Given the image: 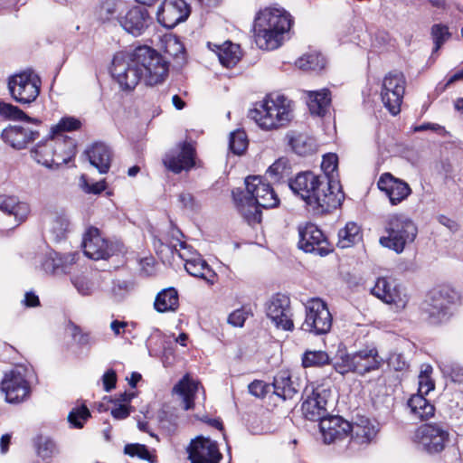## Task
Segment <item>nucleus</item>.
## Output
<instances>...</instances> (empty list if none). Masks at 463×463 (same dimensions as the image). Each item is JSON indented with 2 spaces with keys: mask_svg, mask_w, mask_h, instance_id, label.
Wrapping results in <instances>:
<instances>
[{
  "mask_svg": "<svg viewBox=\"0 0 463 463\" xmlns=\"http://www.w3.org/2000/svg\"><path fill=\"white\" fill-rule=\"evenodd\" d=\"M110 73L122 90L129 91L142 80L149 86L164 81L168 73V62L155 49L139 45L116 52Z\"/></svg>",
  "mask_w": 463,
  "mask_h": 463,
  "instance_id": "1",
  "label": "nucleus"
},
{
  "mask_svg": "<svg viewBox=\"0 0 463 463\" xmlns=\"http://www.w3.org/2000/svg\"><path fill=\"white\" fill-rule=\"evenodd\" d=\"M288 185L317 215L335 210L345 199L338 181L332 180L326 175H316L311 171L298 173L289 181Z\"/></svg>",
  "mask_w": 463,
  "mask_h": 463,
  "instance_id": "2",
  "label": "nucleus"
},
{
  "mask_svg": "<svg viewBox=\"0 0 463 463\" xmlns=\"http://www.w3.org/2000/svg\"><path fill=\"white\" fill-rule=\"evenodd\" d=\"M291 15L284 9L267 8L254 20V38L260 49L275 50L282 44L283 35L291 27Z\"/></svg>",
  "mask_w": 463,
  "mask_h": 463,
  "instance_id": "3",
  "label": "nucleus"
},
{
  "mask_svg": "<svg viewBox=\"0 0 463 463\" xmlns=\"http://www.w3.org/2000/svg\"><path fill=\"white\" fill-rule=\"evenodd\" d=\"M290 101L283 95L272 94L249 111V118L262 129L269 130L285 126L291 119Z\"/></svg>",
  "mask_w": 463,
  "mask_h": 463,
  "instance_id": "4",
  "label": "nucleus"
},
{
  "mask_svg": "<svg viewBox=\"0 0 463 463\" xmlns=\"http://www.w3.org/2000/svg\"><path fill=\"white\" fill-rule=\"evenodd\" d=\"M385 360L379 354L374 345H367L363 348L350 353L341 354L333 366L342 375L354 373L360 376L379 370Z\"/></svg>",
  "mask_w": 463,
  "mask_h": 463,
  "instance_id": "5",
  "label": "nucleus"
},
{
  "mask_svg": "<svg viewBox=\"0 0 463 463\" xmlns=\"http://www.w3.org/2000/svg\"><path fill=\"white\" fill-rule=\"evenodd\" d=\"M385 231L387 236L380 238L382 246L402 253L405 246L414 241L418 229L415 223L404 214H391L387 217Z\"/></svg>",
  "mask_w": 463,
  "mask_h": 463,
  "instance_id": "6",
  "label": "nucleus"
},
{
  "mask_svg": "<svg viewBox=\"0 0 463 463\" xmlns=\"http://www.w3.org/2000/svg\"><path fill=\"white\" fill-rule=\"evenodd\" d=\"M457 299V292L449 288L430 292L421 305V318L430 326L447 323L452 317L451 307Z\"/></svg>",
  "mask_w": 463,
  "mask_h": 463,
  "instance_id": "7",
  "label": "nucleus"
},
{
  "mask_svg": "<svg viewBox=\"0 0 463 463\" xmlns=\"http://www.w3.org/2000/svg\"><path fill=\"white\" fill-rule=\"evenodd\" d=\"M41 79L33 71H24L8 78V90L16 102L29 105L40 94Z\"/></svg>",
  "mask_w": 463,
  "mask_h": 463,
  "instance_id": "8",
  "label": "nucleus"
},
{
  "mask_svg": "<svg viewBox=\"0 0 463 463\" xmlns=\"http://www.w3.org/2000/svg\"><path fill=\"white\" fill-rule=\"evenodd\" d=\"M61 145L58 137H50V133L46 138H43L36 144L31 150V156L38 163L47 168L55 169L62 164H67L71 156L75 155V145L71 139L68 141L69 148L71 149V156L64 157L57 153V146Z\"/></svg>",
  "mask_w": 463,
  "mask_h": 463,
  "instance_id": "9",
  "label": "nucleus"
},
{
  "mask_svg": "<svg viewBox=\"0 0 463 463\" xmlns=\"http://www.w3.org/2000/svg\"><path fill=\"white\" fill-rule=\"evenodd\" d=\"M415 439L420 448L429 454L441 452L449 440L447 426L440 423L423 424L418 428Z\"/></svg>",
  "mask_w": 463,
  "mask_h": 463,
  "instance_id": "10",
  "label": "nucleus"
},
{
  "mask_svg": "<svg viewBox=\"0 0 463 463\" xmlns=\"http://www.w3.org/2000/svg\"><path fill=\"white\" fill-rule=\"evenodd\" d=\"M405 83L404 75L400 71L388 73L383 80L381 99L384 107L393 116L398 115L401 111Z\"/></svg>",
  "mask_w": 463,
  "mask_h": 463,
  "instance_id": "11",
  "label": "nucleus"
},
{
  "mask_svg": "<svg viewBox=\"0 0 463 463\" xmlns=\"http://www.w3.org/2000/svg\"><path fill=\"white\" fill-rule=\"evenodd\" d=\"M332 326V316L325 302L316 298L306 306V319L301 328L316 335L327 333Z\"/></svg>",
  "mask_w": 463,
  "mask_h": 463,
  "instance_id": "12",
  "label": "nucleus"
},
{
  "mask_svg": "<svg viewBox=\"0 0 463 463\" xmlns=\"http://www.w3.org/2000/svg\"><path fill=\"white\" fill-rule=\"evenodd\" d=\"M298 233V248L305 252L324 257L333 251V247L323 232L314 223L308 222L305 226L299 227Z\"/></svg>",
  "mask_w": 463,
  "mask_h": 463,
  "instance_id": "13",
  "label": "nucleus"
},
{
  "mask_svg": "<svg viewBox=\"0 0 463 463\" xmlns=\"http://www.w3.org/2000/svg\"><path fill=\"white\" fill-rule=\"evenodd\" d=\"M245 198L259 204L261 208H272L279 204V200L269 183H264L258 175L245 178Z\"/></svg>",
  "mask_w": 463,
  "mask_h": 463,
  "instance_id": "14",
  "label": "nucleus"
},
{
  "mask_svg": "<svg viewBox=\"0 0 463 463\" xmlns=\"http://www.w3.org/2000/svg\"><path fill=\"white\" fill-rule=\"evenodd\" d=\"M266 315L277 328L291 331L294 323L291 319L290 299L280 293L273 295L265 305Z\"/></svg>",
  "mask_w": 463,
  "mask_h": 463,
  "instance_id": "15",
  "label": "nucleus"
},
{
  "mask_svg": "<svg viewBox=\"0 0 463 463\" xmlns=\"http://www.w3.org/2000/svg\"><path fill=\"white\" fill-rule=\"evenodd\" d=\"M34 127L9 126L2 131L3 141L14 149L21 150L40 137L41 123H33Z\"/></svg>",
  "mask_w": 463,
  "mask_h": 463,
  "instance_id": "16",
  "label": "nucleus"
},
{
  "mask_svg": "<svg viewBox=\"0 0 463 463\" xmlns=\"http://www.w3.org/2000/svg\"><path fill=\"white\" fill-rule=\"evenodd\" d=\"M137 3L141 5L129 9L126 15L120 19V24L124 30L136 37L143 34L153 24V17L146 5V2Z\"/></svg>",
  "mask_w": 463,
  "mask_h": 463,
  "instance_id": "17",
  "label": "nucleus"
},
{
  "mask_svg": "<svg viewBox=\"0 0 463 463\" xmlns=\"http://www.w3.org/2000/svg\"><path fill=\"white\" fill-rule=\"evenodd\" d=\"M195 148L188 142L179 144L175 149L169 151L163 159L165 167L175 174L188 171L194 167L195 161Z\"/></svg>",
  "mask_w": 463,
  "mask_h": 463,
  "instance_id": "18",
  "label": "nucleus"
},
{
  "mask_svg": "<svg viewBox=\"0 0 463 463\" xmlns=\"http://www.w3.org/2000/svg\"><path fill=\"white\" fill-rule=\"evenodd\" d=\"M187 450L191 463H219L222 458L216 442L209 438H195Z\"/></svg>",
  "mask_w": 463,
  "mask_h": 463,
  "instance_id": "19",
  "label": "nucleus"
},
{
  "mask_svg": "<svg viewBox=\"0 0 463 463\" xmlns=\"http://www.w3.org/2000/svg\"><path fill=\"white\" fill-rule=\"evenodd\" d=\"M1 390L5 393L7 402L18 403L28 396L30 387L21 372L12 370L5 374L1 382Z\"/></svg>",
  "mask_w": 463,
  "mask_h": 463,
  "instance_id": "20",
  "label": "nucleus"
},
{
  "mask_svg": "<svg viewBox=\"0 0 463 463\" xmlns=\"http://www.w3.org/2000/svg\"><path fill=\"white\" fill-rule=\"evenodd\" d=\"M371 293L387 304H393L397 308H404L408 303V296L394 280L378 278Z\"/></svg>",
  "mask_w": 463,
  "mask_h": 463,
  "instance_id": "21",
  "label": "nucleus"
},
{
  "mask_svg": "<svg viewBox=\"0 0 463 463\" xmlns=\"http://www.w3.org/2000/svg\"><path fill=\"white\" fill-rule=\"evenodd\" d=\"M330 396V391L326 389H313L310 394L302 403V412L304 417L311 421H320L328 415L326 409L327 400Z\"/></svg>",
  "mask_w": 463,
  "mask_h": 463,
  "instance_id": "22",
  "label": "nucleus"
},
{
  "mask_svg": "<svg viewBox=\"0 0 463 463\" xmlns=\"http://www.w3.org/2000/svg\"><path fill=\"white\" fill-rule=\"evenodd\" d=\"M191 14L187 2H162L157 10V21L164 27L172 29L184 22Z\"/></svg>",
  "mask_w": 463,
  "mask_h": 463,
  "instance_id": "23",
  "label": "nucleus"
},
{
  "mask_svg": "<svg viewBox=\"0 0 463 463\" xmlns=\"http://www.w3.org/2000/svg\"><path fill=\"white\" fill-rule=\"evenodd\" d=\"M377 186L385 193L392 205L401 203L411 194L410 185L391 173L383 174L378 180Z\"/></svg>",
  "mask_w": 463,
  "mask_h": 463,
  "instance_id": "24",
  "label": "nucleus"
},
{
  "mask_svg": "<svg viewBox=\"0 0 463 463\" xmlns=\"http://www.w3.org/2000/svg\"><path fill=\"white\" fill-rule=\"evenodd\" d=\"M319 429L325 443L330 444L346 438L352 429L351 423L339 416L327 415L319 421Z\"/></svg>",
  "mask_w": 463,
  "mask_h": 463,
  "instance_id": "25",
  "label": "nucleus"
},
{
  "mask_svg": "<svg viewBox=\"0 0 463 463\" xmlns=\"http://www.w3.org/2000/svg\"><path fill=\"white\" fill-rule=\"evenodd\" d=\"M84 254L92 260H106L112 254V248L102 239L97 229H90L85 234L82 241Z\"/></svg>",
  "mask_w": 463,
  "mask_h": 463,
  "instance_id": "26",
  "label": "nucleus"
},
{
  "mask_svg": "<svg viewBox=\"0 0 463 463\" xmlns=\"http://www.w3.org/2000/svg\"><path fill=\"white\" fill-rule=\"evenodd\" d=\"M351 439L354 443L367 445L371 443L379 431V425L375 420L364 416H357L355 421L351 423Z\"/></svg>",
  "mask_w": 463,
  "mask_h": 463,
  "instance_id": "27",
  "label": "nucleus"
},
{
  "mask_svg": "<svg viewBox=\"0 0 463 463\" xmlns=\"http://www.w3.org/2000/svg\"><path fill=\"white\" fill-rule=\"evenodd\" d=\"M181 259L185 261V270L193 277L202 279L213 284L216 273L211 269L208 263L197 254L178 252Z\"/></svg>",
  "mask_w": 463,
  "mask_h": 463,
  "instance_id": "28",
  "label": "nucleus"
},
{
  "mask_svg": "<svg viewBox=\"0 0 463 463\" xmlns=\"http://www.w3.org/2000/svg\"><path fill=\"white\" fill-rule=\"evenodd\" d=\"M272 389L283 400L292 399L300 390L299 379L293 378L288 371H280L274 377Z\"/></svg>",
  "mask_w": 463,
  "mask_h": 463,
  "instance_id": "29",
  "label": "nucleus"
},
{
  "mask_svg": "<svg viewBox=\"0 0 463 463\" xmlns=\"http://www.w3.org/2000/svg\"><path fill=\"white\" fill-rule=\"evenodd\" d=\"M232 198L236 206L249 224L259 223L261 221L260 206L245 198L244 191L241 188L232 190Z\"/></svg>",
  "mask_w": 463,
  "mask_h": 463,
  "instance_id": "30",
  "label": "nucleus"
},
{
  "mask_svg": "<svg viewBox=\"0 0 463 463\" xmlns=\"http://www.w3.org/2000/svg\"><path fill=\"white\" fill-rule=\"evenodd\" d=\"M0 210L8 215H14L18 225L27 218L30 206L14 196L0 195Z\"/></svg>",
  "mask_w": 463,
  "mask_h": 463,
  "instance_id": "31",
  "label": "nucleus"
},
{
  "mask_svg": "<svg viewBox=\"0 0 463 463\" xmlns=\"http://www.w3.org/2000/svg\"><path fill=\"white\" fill-rule=\"evenodd\" d=\"M90 163L95 166L100 174H105L110 167L111 150L103 143H95L92 147L87 151Z\"/></svg>",
  "mask_w": 463,
  "mask_h": 463,
  "instance_id": "32",
  "label": "nucleus"
},
{
  "mask_svg": "<svg viewBox=\"0 0 463 463\" xmlns=\"http://www.w3.org/2000/svg\"><path fill=\"white\" fill-rule=\"evenodd\" d=\"M198 390V383L187 374L184 375L174 387L173 391L179 394L183 400L184 410L194 408V395Z\"/></svg>",
  "mask_w": 463,
  "mask_h": 463,
  "instance_id": "33",
  "label": "nucleus"
},
{
  "mask_svg": "<svg viewBox=\"0 0 463 463\" xmlns=\"http://www.w3.org/2000/svg\"><path fill=\"white\" fill-rule=\"evenodd\" d=\"M307 101L311 114L324 116L331 103L330 91L327 89L307 92Z\"/></svg>",
  "mask_w": 463,
  "mask_h": 463,
  "instance_id": "34",
  "label": "nucleus"
},
{
  "mask_svg": "<svg viewBox=\"0 0 463 463\" xmlns=\"http://www.w3.org/2000/svg\"><path fill=\"white\" fill-rule=\"evenodd\" d=\"M154 307L159 313L175 311L179 307L177 290L175 288L161 290L156 297Z\"/></svg>",
  "mask_w": 463,
  "mask_h": 463,
  "instance_id": "35",
  "label": "nucleus"
},
{
  "mask_svg": "<svg viewBox=\"0 0 463 463\" xmlns=\"http://www.w3.org/2000/svg\"><path fill=\"white\" fill-rule=\"evenodd\" d=\"M411 411L421 420L434 415L435 407L421 393L412 395L408 402Z\"/></svg>",
  "mask_w": 463,
  "mask_h": 463,
  "instance_id": "36",
  "label": "nucleus"
},
{
  "mask_svg": "<svg viewBox=\"0 0 463 463\" xmlns=\"http://www.w3.org/2000/svg\"><path fill=\"white\" fill-rule=\"evenodd\" d=\"M216 48L219 61L226 68L234 67L241 60L240 46L238 44L226 42L222 46L216 45Z\"/></svg>",
  "mask_w": 463,
  "mask_h": 463,
  "instance_id": "37",
  "label": "nucleus"
},
{
  "mask_svg": "<svg viewBox=\"0 0 463 463\" xmlns=\"http://www.w3.org/2000/svg\"><path fill=\"white\" fill-rule=\"evenodd\" d=\"M362 240L360 227L353 222H349L338 232L337 246L342 249L349 248Z\"/></svg>",
  "mask_w": 463,
  "mask_h": 463,
  "instance_id": "38",
  "label": "nucleus"
},
{
  "mask_svg": "<svg viewBox=\"0 0 463 463\" xmlns=\"http://www.w3.org/2000/svg\"><path fill=\"white\" fill-rule=\"evenodd\" d=\"M67 258L57 251L51 250L47 252L42 261L43 269L52 275L65 273Z\"/></svg>",
  "mask_w": 463,
  "mask_h": 463,
  "instance_id": "39",
  "label": "nucleus"
},
{
  "mask_svg": "<svg viewBox=\"0 0 463 463\" xmlns=\"http://www.w3.org/2000/svg\"><path fill=\"white\" fill-rule=\"evenodd\" d=\"M178 415L176 409L165 405L157 412L158 426L166 434H173L177 428Z\"/></svg>",
  "mask_w": 463,
  "mask_h": 463,
  "instance_id": "40",
  "label": "nucleus"
},
{
  "mask_svg": "<svg viewBox=\"0 0 463 463\" xmlns=\"http://www.w3.org/2000/svg\"><path fill=\"white\" fill-rule=\"evenodd\" d=\"M69 227V220L63 213H53L50 216V233L56 241L63 240Z\"/></svg>",
  "mask_w": 463,
  "mask_h": 463,
  "instance_id": "41",
  "label": "nucleus"
},
{
  "mask_svg": "<svg viewBox=\"0 0 463 463\" xmlns=\"http://www.w3.org/2000/svg\"><path fill=\"white\" fill-rule=\"evenodd\" d=\"M296 65L303 71H318L325 68V57L317 52L304 54L297 61Z\"/></svg>",
  "mask_w": 463,
  "mask_h": 463,
  "instance_id": "42",
  "label": "nucleus"
},
{
  "mask_svg": "<svg viewBox=\"0 0 463 463\" xmlns=\"http://www.w3.org/2000/svg\"><path fill=\"white\" fill-rule=\"evenodd\" d=\"M0 117L9 120H24L28 123H41L40 119L30 118L18 107L5 101H0Z\"/></svg>",
  "mask_w": 463,
  "mask_h": 463,
  "instance_id": "43",
  "label": "nucleus"
},
{
  "mask_svg": "<svg viewBox=\"0 0 463 463\" xmlns=\"http://www.w3.org/2000/svg\"><path fill=\"white\" fill-rule=\"evenodd\" d=\"M331 363L329 354L325 351L307 350L302 356V365L307 367H320Z\"/></svg>",
  "mask_w": 463,
  "mask_h": 463,
  "instance_id": "44",
  "label": "nucleus"
},
{
  "mask_svg": "<svg viewBox=\"0 0 463 463\" xmlns=\"http://www.w3.org/2000/svg\"><path fill=\"white\" fill-rule=\"evenodd\" d=\"M439 367L442 374L455 383H463V366L453 361H441Z\"/></svg>",
  "mask_w": 463,
  "mask_h": 463,
  "instance_id": "45",
  "label": "nucleus"
},
{
  "mask_svg": "<svg viewBox=\"0 0 463 463\" xmlns=\"http://www.w3.org/2000/svg\"><path fill=\"white\" fill-rule=\"evenodd\" d=\"M38 456L45 459L57 453L55 442L49 437L39 435L33 439Z\"/></svg>",
  "mask_w": 463,
  "mask_h": 463,
  "instance_id": "46",
  "label": "nucleus"
},
{
  "mask_svg": "<svg viewBox=\"0 0 463 463\" xmlns=\"http://www.w3.org/2000/svg\"><path fill=\"white\" fill-rule=\"evenodd\" d=\"M71 336L80 347L90 348L98 343V337L91 332L83 331L82 328L75 324H71Z\"/></svg>",
  "mask_w": 463,
  "mask_h": 463,
  "instance_id": "47",
  "label": "nucleus"
},
{
  "mask_svg": "<svg viewBox=\"0 0 463 463\" xmlns=\"http://www.w3.org/2000/svg\"><path fill=\"white\" fill-rule=\"evenodd\" d=\"M248 147L247 135L243 130H235L231 133L229 148L235 155H242Z\"/></svg>",
  "mask_w": 463,
  "mask_h": 463,
  "instance_id": "48",
  "label": "nucleus"
},
{
  "mask_svg": "<svg viewBox=\"0 0 463 463\" xmlns=\"http://www.w3.org/2000/svg\"><path fill=\"white\" fill-rule=\"evenodd\" d=\"M450 33L449 32L448 26L444 24H434L431 27V36L434 42V48L432 51V54L437 52L443 43L449 39Z\"/></svg>",
  "mask_w": 463,
  "mask_h": 463,
  "instance_id": "49",
  "label": "nucleus"
},
{
  "mask_svg": "<svg viewBox=\"0 0 463 463\" xmlns=\"http://www.w3.org/2000/svg\"><path fill=\"white\" fill-rule=\"evenodd\" d=\"M80 127V121L72 117H64L59 123L50 129V137H57V135L62 131H73Z\"/></svg>",
  "mask_w": 463,
  "mask_h": 463,
  "instance_id": "50",
  "label": "nucleus"
},
{
  "mask_svg": "<svg viewBox=\"0 0 463 463\" xmlns=\"http://www.w3.org/2000/svg\"><path fill=\"white\" fill-rule=\"evenodd\" d=\"M90 417V412L89 409L82 405L80 408L73 409L68 415V421L70 424L77 429H81L84 425V422L88 418Z\"/></svg>",
  "mask_w": 463,
  "mask_h": 463,
  "instance_id": "51",
  "label": "nucleus"
},
{
  "mask_svg": "<svg viewBox=\"0 0 463 463\" xmlns=\"http://www.w3.org/2000/svg\"><path fill=\"white\" fill-rule=\"evenodd\" d=\"M288 169V160L284 158H279L275 161L267 170V175L273 181H279Z\"/></svg>",
  "mask_w": 463,
  "mask_h": 463,
  "instance_id": "52",
  "label": "nucleus"
},
{
  "mask_svg": "<svg viewBox=\"0 0 463 463\" xmlns=\"http://www.w3.org/2000/svg\"><path fill=\"white\" fill-rule=\"evenodd\" d=\"M289 143L292 146V149L300 156L306 155L307 153L312 151V143L302 135L291 137Z\"/></svg>",
  "mask_w": 463,
  "mask_h": 463,
  "instance_id": "53",
  "label": "nucleus"
},
{
  "mask_svg": "<svg viewBox=\"0 0 463 463\" xmlns=\"http://www.w3.org/2000/svg\"><path fill=\"white\" fill-rule=\"evenodd\" d=\"M249 392L256 398H264L272 389V384L266 383L261 380H254L249 386Z\"/></svg>",
  "mask_w": 463,
  "mask_h": 463,
  "instance_id": "54",
  "label": "nucleus"
},
{
  "mask_svg": "<svg viewBox=\"0 0 463 463\" xmlns=\"http://www.w3.org/2000/svg\"><path fill=\"white\" fill-rule=\"evenodd\" d=\"M71 282L78 292L82 296H89L93 291V284L83 275L71 278Z\"/></svg>",
  "mask_w": 463,
  "mask_h": 463,
  "instance_id": "55",
  "label": "nucleus"
},
{
  "mask_svg": "<svg viewBox=\"0 0 463 463\" xmlns=\"http://www.w3.org/2000/svg\"><path fill=\"white\" fill-rule=\"evenodd\" d=\"M133 288V284L127 280L116 279L112 285V294L117 300H121Z\"/></svg>",
  "mask_w": 463,
  "mask_h": 463,
  "instance_id": "56",
  "label": "nucleus"
},
{
  "mask_svg": "<svg viewBox=\"0 0 463 463\" xmlns=\"http://www.w3.org/2000/svg\"><path fill=\"white\" fill-rule=\"evenodd\" d=\"M124 453L130 457H138L141 459H149L150 452L146 446L141 444H127L124 448Z\"/></svg>",
  "mask_w": 463,
  "mask_h": 463,
  "instance_id": "57",
  "label": "nucleus"
},
{
  "mask_svg": "<svg viewBox=\"0 0 463 463\" xmlns=\"http://www.w3.org/2000/svg\"><path fill=\"white\" fill-rule=\"evenodd\" d=\"M338 164V157L335 154H327L323 156L321 168L324 172L323 175H327L332 180L333 179V173L336 170Z\"/></svg>",
  "mask_w": 463,
  "mask_h": 463,
  "instance_id": "58",
  "label": "nucleus"
},
{
  "mask_svg": "<svg viewBox=\"0 0 463 463\" xmlns=\"http://www.w3.org/2000/svg\"><path fill=\"white\" fill-rule=\"evenodd\" d=\"M249 315L250 312L247 311L244 307L236 309L228 317V323L233 326L241 327L243 326Z\"/></svg>",
  "mask_w": 463,
  "mask_h": 463,
  "instance_id": "59",
  "label": "nucleus"
},
{
  "mask_svg": "<svg viewBox=\"0 0 463 463\" xmlns=\"http://www.w3.org/2000/svg\"><path fill=\"white\" fill-rule=\"evenodd\" d=\"M388 366L395 371H403L408 367V364L402 354H391L387 359Z\"/></svg>",
  "mask_w": 463,
  "mask_h": 463,
  "instance_id": "60",
  "label": "nucleus"
},
{
  "mask_svg": "<svg viewBox=\"0 0 463 463\" xmlns=\"http://www.w3.org/2000/svg\"><path fill=\"white\" fill-rule=\"evenodd\" d=\"M116 12L117 9L115 2H102L98 11V17L101 21L105 22L114 16Z\"/></svg>",
  "mask_w": 463,
  "mask_h": 463,
  "instance_id": "61",
  "label": "nucleus"
},
{
  "mask_svg": "<svg viewBox=\"0 0 463 463\" xmlns=\"http://www.w3.org/2000/svg\"><path fill=\"white\" fill-rule=\"evenodd\" d=\"M166 52L175 58H179V55H182V59H184L185 49L183 43L176 38H173L169 40L167 43Z\"/></svg>",
  "mask_w": 463,
  "mask_h": 463,
  "instance_id": "62",
  "label": "nucleus"
},
{
  "mask_svg": "<svg viewBox=\"0 0 463 463\" xmlns=\"http://www.w3.org/2000/svg\"><path fill=\"white\" fill-rule=\"evenodd\" d=\"M104 390L106 392H110L112 389L116 387L117 383V373L113 369L108 370L102 377Z\"/></svg>",
  "mask_w": 463,
  "mask_h": 463,
  "instance_id": "63",
  "label": "nucleus"
},
{
  "mask_svg": "<svg viewBox=\"0 0 463 463\" xmlns=\"http://www.w3.org/2000/svg\"><path fill=\"white\" fill-rule=\"evenodd\" d=\"M434 389V383L429 374L419 376V392L428 394L430 391Z\"/></svg>",
  "mask_w": 463,
  "mask_h": 463,
  "instance_id": "64",
  "label": "nucleus"
}]
</instances>
